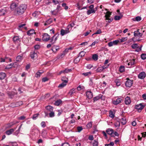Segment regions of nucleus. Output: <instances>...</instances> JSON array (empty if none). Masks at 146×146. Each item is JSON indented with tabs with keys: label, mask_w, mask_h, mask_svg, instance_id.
<instances>
[{
	"label": "nucleus",
	"mask_w": 146,
	"mask_h": 146,
	"mask_svg": "<svg viewBox=\"0 0 146 146\" xmlns=\"http://www.w3.org/2000/svg\"><path fill=\"white\" fill-rule=\"evenodd\" d=\"M27 8V5L21 4L16 9L17 14L21 15L23 14Z\"/></svg>",
	"instance_id": "f257e3e1"
},
{
	"label": "nucleus",
	"mask_w": 146,
	"mask_h": 146,
	"mask_svg": "<svg viewBox=\"0 0 146 146\" xmlns=\"http://www.w3.org/2000/svg\"><path fill=\"white\" fill-rule=\"evenodd\" d=\"M111 13L109 11H107L106 12V15L105 16V20L106 22L108 23L111 22L113 20L112 18H110L111 15Z\"/></svg>",
	"instance_id": "f03ea898"
},
{
	"label": "nucleus",
	"mask_w": 146,
	"mask_h": 146,
	"mask_svg": "<svg viewBox=\"0 0 146 146\" xmlns=\"http://www.w3.org/2000/svg\"><path fill=\"white\" fill-rule=\"evenodd\" d=\"M127 80L125 82V86L126 87H130L132 85L133 82V80L127 78L126 79Z\"/></svg>",
	"instance_id": "7ed1b4c3"
},
{
	"label": "nucleus",
	"mask_w": 146,
	"mask_h": 146,
	"mask_svg": "<svg viewBox=\"0 0 146 146\" xmlns=\"http://www.w3.org/2000/svg\"><path fill=\"white\" fill-rule=\"evenodd\" d=\"M144 107V106H143L141 103L136 105L135 106V108L139 112H140Z\"/></svg>",
	"instance_id": "20e7f679"
},
{
	"label": "nucleus",
	"mask_w": 146,
	"mask_h": 146,
	"mask_svg": "<svg viewBox=\"0 0 146 146\" xmlns=\"http://www.w3.org/2000/svg\"><path fill=\"white\" fill-rule=\"evenodd\" d=\"M50 39V36L48 34L45 33L43 35L42 40L43 41H47Z\"/></svg>",
	"instance_id": "39448f33"
},
{
	"label": "nucleus",
	"mask_w": 146,
	"mask_h": 146,
	"mask_svg": "<svg viewBox=\"0 0 146 146\" xmlns=\"http://www.w3.org/2000/svg\"><path fill=\"white\" fill-rule=\"evenodd\" d=\"M122 99L121 98H117L116 100H113L112 101V103L115 105H117L120 103Z\"/></svg>",
	"instance_id": "423d86ee"
},
{
	"label": "nucleus",
	"mask_w": 146,
	"mask_h": 146,
	"mask_svg": "<svg viewBox=\"0 0 146 146\" xmlns=\"http://www.w3.org/2000/svg\"><path fill=\"white\" fill-rule=\"evenodd\" d=\"M56 35H55L53 36L51 39H50V42L51 43V44H53L55 43L56 41L58 39V35L57 36H56Z\"/></svg>",
	"instance_id": "0eeeda50"
},
{
	"label": "nucleus",
	"mask_w": 146,
	"mask_h": 146,
	"mask_svg": "<svg viewBox=\"0 0 146 146\" xmlns=\"http://www.w3.org/2000/svg\"><path fill=\"white\" fill-rule=\"evenodd\" d=\"M74 48L73 46H72L69 47L68 48H66L65 50L63 52V53L61 54V56L62 55L64 56L65 54L68 52L69 50H72Z\"/></svg>",
	"instance_id": "6e6552de"
},
{
	"label": "nucleus",
	"mask_w": 146,
	"mask_h": 146,
	"mask_svg": "<svg viewBox=\"0 0 146 146\" xmlns=\"http://www.w3.org/2000/svg\"><path fill=\"white\" fill-rule=\"evenodd\" d=\"M146 76V74L144 72H140L138 75V77L141 79H143Z\"/></svg>",
	"instance_id": "1a4fd4ad"
},
{
	"label": "nucleus",
	"mask_w": 146,
	"mask_h": 146,
	"mask_svg": "<svg viewBox=\"0 0 146 146\" xmlns=\"http://www.w3.org/2000/svg\"><path fill=\"white\" fill-rule=\"evenodd\" d=\"M17 6V4L16 3H12L10 6V9L12 11H14L16 10V8Z\"/></svg>",
	"instance_id": "9d476101"
},
{
	"label": "nucleus",
	"mask_w": 146,
	"mask_h": 146,
	"mask_svg": "<svg viewBox=\"0 0 146 146\" xmlns=\"http://www.w3.org/2000/svg\"><path fill=\"white\" fill-rule=\"evenodd\" d=\"M86 96L89 99H91L93 97V94L90 91H87L86 92Z\"/></svg>",
	"instance_id": "9b49d317"
},
{
	"label": "nucleus",
	"mask_w": 146,
	"mask_h": 146,
	"mask_svg": "<svg viewBox=\"0 0 146 146\" xmlns=\"http://www.w3.org/2000/svg\"><path fill=\"white\" fill-rule=\"evenodd\" d=\"M45 108L48 112H50L53 111V108L50 106H47Z\"/></svg>",
	"instance_id": "f8f14e48"
},
{
	"label": "nucleus",
	"mask_w": 146,
	"mask_h": 146,
	"mask_svg": "<svg viewBox=\"0 0 146 146\" xmlns=\"http://www.w3.org/2000/svg\"><path fill=\"white\" fill-rule=\"evenodd\" d=\"M119 16H115L114 17V19L116 21L119 20L123 17V15L121 14V13H119Z\"/></svg>",
	"instance_id": "ddd939ff"
},
{
	"label": "nucleus",
	"mask_w": 146,
	"mask_h": 146,
	"mask_svg": "<svg viewBox=\"0 0 146 146\" xmlns=\"http://www.w3.org/2000/svg\"><path fill=\"white\" fill-rule=\"evenodd\" d=\"M23 55L22 54L19 55L17 57L16 60L17 62H21L23 59Z\"/></svg>",
	"instance_id": "4468645a"
},
{
	"label": "nucleus",
	"mask_w": 146,
	"mask_h": 146,
	"mask_svg": "<svg viewBox=\"0 0 146 146\" xmlns=\"http://www.w3.org/2000/svg\"><path fill=\"white\" fill-rule=\"evenodd\" d=\"M125 103L126 105H128L130 104L131 102L130 98L129 97L127 96L125 99Z\"/></svg>",
	"instance_id": "2eb2a0df"
},
{
	"label": "nucleus",
	"mask_w": 146,
	"mask_h": 146,
	"mask_svg": "<svg viewBox=\"0 0 146 146\" xmlns=\"http://www.w3.org/2000/svg\"><path fill=\"white\" fill-rule=\"evenodd\" d=\"M137 60L135 59H133L130 60V62L128 63V65H131L132 66L134 65L135 63H136Z\"/></svg>",
	"instance_id": "dca6fc26"
},
{
	"label": "nucleus",
	"mask_w": 146,
	"mask_h": 146,
	"mask_svg": "<svg viewBox=\"0 0 146 146\" xmlns=\"http://www.w3.org/2000/svg\"><path fill=\"white\" fill-rule=\"evenodd\" d=\"M37 54L35 51L31 52V56L32 58L34 59L37 57Z\"/></svg>",
	"instance_id": "f3484780"
},
{
	"label": "nucleus",
	"mask_w": 146,
	"mask_h": 146,
	"mask_svg": "<svg viewBox=\"0 0 146 146\" xmlns=\"http://www.w3.org/2000/svg\"><path fill=\"white\" fill-rule=\"evenodd\" d=\"M13 40L15 42H18L19 41H20V39L18 36H14L13 38Z\"/></svg>",
	"instance_id": "a211bd4d"
},
{
	"label": "nucleus",
	"mask_w": 146,
	"mask_h": 146,
	"mask_svg": "<svg viewBox=\"0 0 146 146\" xmlns=\"http://www.w3.org/2000/svg\"><path fill=\"white\" fill-rule=\"evenodd\" d=\"M52 21V19H49L47 20L44 24V25L46 26L50 24Z\"/></svg>",
	"instance_id": "6ab92c4d"
},
{
	"label": "nucleus",
	"mask_w": 146,
	"mask_h": 146,
	"mask_svg": "<svg viewBox=\"0 0 146 146\" xmlns=\"http://www.w3.org/2000/svg\"><path fill=\"white\" fill-rule=\"evenodd\" d=\"M6 76V74L4 72L0 73V80H2L5 78Z\"/></svg>",
	"instance_id": "aec40b11"
},
{
	"label": "nucleus",
	"mask_w": 146,
	"mask_h": 146,
	"mask_svg": "<svg viewBox=\"0 0 146 146\" xmlns=\"http://www.w3.org/2000/svg\"><path fill=\"white\" fill-rule=\"evenodd\" d=\"M120 122L122 125H125L127 123L126 118L124 117L120 119Z\"/></svg>",
	"instance_id": "412c9836"
},
{
	"label": "nucleus",
	"mask_w": 146,
	"mask_h": 146,
	"mask_svg": "<svg viewBox=\"0 0 146 146\" xmlns=\"http://www.w3.org/2000/svg\"><path fill=\"white\" fill-rule=\"evenodd\" d=\"M59 46L54 45L52 47V50L53 52H55L59 50Z\"/></svg>",
	"instance_id": "4be33fe9"
},
{
	"label": "nucleus",
	"mask_w": 146,
	"mask_h": 146,
	"mask_svg": "<svg viewBox=\"0 0 146 146\" xmlns=\"http://www.w3.org/2000/svg\"><path fill=\"white\" fill-rule=\"evenodd\" d=\"M106 132L109 135H111L113 133V131L112 129H107Z\"/></svg>",
	"instance_id": "5701e85b"
},
{
	"label": "nucleus",
	"mask_w": 146,
	"mask_h": 146,
	"mask_svg": "<svg viewBox=\"0 0 146 146\" xmlns=\"http://www.w3.org/2000/svg\"><path fill=\"white\" fill-rule=\"evenodd\" d=\"M134 36H137L139 35L140 36H141L142 35L141 33L139 32V30H138L136 31H135L134 32Z\"/></svg>",
	"instance_id": "b1692460"
},
{
	"label": "nucleus",
	"mask_w": 146,
	"mask_h": 146,
	"mask_svg": "<svg viewBox=\"0 0 146 146\" xmlns=\"http://www.w3.org/2000/svg\"><path fill=\"white\" fill-rule=\"evenodd\" d=\"M14 129H11L8 130L6 131V133L8 135H9L12 133L14 131Z\"/></svg>",
	"instance_id": "393cba45"
},
{
	"label": "nucleus",
	"mask_w": 146,
	"mask_h": 146,
	"mask_svg": "<svg viewBox=\"0 0 146 146\" xmlns=\"http://www.w3.org/2000/svg\"><path fill=\"white\" fill-rule=\"evenodd\" d=\"M35 33V31L33 29H31L27 32V34L29 36H30Z\"/></svg>",
	"instance_id": "a878e982"
},
{
	"label": "nucleus",
	"mask_w": 146,
	"mask_h": 146,
	"mask_svg": "<svg viewBox=\"0 0 146 146\" xmlns=\"http://www.w3.org/2000/svg\"><path fill=\"white\" fill-rule=\"evenodd\" d=\"M61 80L63 82H64L66 84L68 82V78L66 76H63L62 77Z\"/></svg>",
	"instance_id": "bb28decb"
},
{
	"label": "nucleus",
	"mask_w": 146,
	"mask_h": 146,
	"mask_svg": "<svg viewBox=\"0 0 146 146\" xmlns=\"http://www.w3.org/2000/svg\"><path fill=\"white\" fill-rule=\"evenodd\" d=\"M68 34V32L66 31L65 30L63 29H61L60 31V35L62 36H63L65 35Z\"/></svg>",
	"instance_id": "cd10ccee"
},
{
	"label": "nucleus",
	"mask_w": 146,
	"mask_h": 146,
	"mask_svg": "<svg viewBox=\"0 0 146 146\" xmlns=\"http://www.w3.org/2000/svg\"><path fill=\"white\" fill-rule=\"evenodd\" d=\"M96 11L94 9H90L87 11V14L88 15H89L90 14L92 13H95Z\"/></svg>",
	"instance_id": "c85d7f7f"
},
{
	"label": "nucleus",
	"mask_w": 146,
	"mask_h": 146,
	"mask_svg": "<svg viewBox=\"0 0 146 146\" xmlns=\"http://www.w3.org/2000/svg\"><path fill=\"white\" fill-rule=\"evenodd\" d=\"M102 96L101 95H100L99 96H96L94 98V101H95L99 100L102 97Z\"/></svg>",
	"instance_id": "c756f323"
},
{
	"label": "nucleus",
	"mask_w": 146,
	"mask_h": 146,
	"mask_svg": "<svg viewBox=\"0 0 146 146\" xmlns=\"http://www.w3.org/2000/svg\"><path fill=\"white\" fill-rule=\"evenodd\" d=\"M6 12V11L5 9L0 10V15H4Z\"/></svg>",
	"instance_id": "7c9ffc66"
},
{
	"label": "nucleus",
	"mask_w": 146,
	"mask_h": 146,
	"mask_svg": "<svg viewBox=\"0 0 146 146\" xmlns=\"http://www.w3.org/2000/svg\"><path fill=\"white\" fill-rule=\"evenodd\" d=\"M92 58L94 60L96 61L98 59V56L96 54H94L92 55Z\"/></svg>",
	"instance_id": "2f4dec72"
},
{
	"label": "nucleus",
	"mask_w": 146,
	"mask_h": 146,
	"mask_svg": "<svg viewBox=\"0 0 146 146\" xmlns=\"http://www.w3.org/2000/svg\"><path fill=\"white\" fill-rule=\"evenodd\" d=\"M61 102L62 101L60 100H59L56 101L55 102L54 104L56 106H58Z\"/></svg>",
	"instance_id": "473e14b6"
},
{
	"label": "nucleus",
	"mask_w": 146,
	"mask_h": 146,
	"mask_svg": "<svg viewBox=\"0 0 146 146\" xmlns=\"http://www.w3.org/2000/svg\"><path fill=\"white\" fill-rule=\"evenodd\" d=\"M54 112L53 111L50 112L49 113V117H54Z\"/></svg>",
	"instance_id": "72a5a7b5"
},
{
	"label": "nucleus",
	"mask_w": 146,
	"mask_h": 146,
	"mask_svg": "<svg viewBox=\"0 0 146 146\" xmlns=\"http://www.w3.org/2000/svg\"><path fill=\"white\" fill-rule=\"evenodd\" d=\"M75 89L74 88H72L71 89L69 92L68 94L70 96H72V94L75 92Z\"/></svg>",
	"instance_id": "f704fd0d"
},
{
	"label": "nucleus",
	"mask_w": 146,
	"mask_h": 146,
	"mask_svg": "<svg viewBox=\"0 0 146 146\" xmlns=\"http://www.w3.org/2000/svg\"><path fill=\"white\" fill-rule=\"evenodd\" d=\"M119 71L121 72H122L125 71V67L123 66H121L119 68Z\"/></svg>",
	"instance_id": "c9c22d12"
},
{
	"label": "nucleus",
	"mask_w": 146,
	"mask_h": 146,
	"mask_svg": "<svg viewBox=\"0 0 146 146\" xmlns=\"http://www.w3.org/2000/svg\"><path fill=\"white\" fill-rule=\"evenodd\" d=\"M14 65V63H11L7 65L6 67L5 68V69H9L10 68H12V66Z\"/></svg>",
	"instance_id": "e433bc0d"
},
{
	"label": "nucleus",
	"mask_w": 146,
	"mask_h": 146,
	"mask_svg": "<svg viewBox=\"0 0 146 146\" xmlns=\"http://www.w3.org/2000/svg\"><path fill=\"white\" fill-rule=\"evenodd\" d=\"M114 82L117 86H119L120 85V82L119 80L116 79L115 80Z\"/></svg>",
	"instance_id": "4c0bfd02"
},
{
	"label": "nucleus",
	"mask_w": 146,
	"mask_h": 146,
	"mask_svg": "<svg viewBox=\"0 0 146 146\" xmlns=\"http://www.w3.org/2000/svg\"><path fill=\"white\" fill-rule=\"evenodd\" d=\"M66 85V84L64 82H62L61 84L59 85L58 86V88H62L64 87Z\"/></svg>",
	"instance_id": "58836bf2"
},
{
	"label": "nucleus",
	"mask_w": 146,
	"mask_h": 146,
	"mask_svg": "<svg viewBox=\"0 0 146 146\" xmlns=\"http://www.w3.org/2000/svg\"><path fill=\"white\" fill-rule=\"evenodd\" d=\"M43 72L42 71H41V72L39 71L38 72L35 74L36 77L37 78L40 77L41 74L43 73Z\"/></svg>",
	"instance_id": "ea45409f"
},
{
	"label": "nucleus",
	"mask_w": 146,
	"mask_h": 146,
	"mask_svg": "<svg viewBox=\"0 0 146 146\" xmlns=\"http://www.w3.org/2000/svg\"><path fill=\"white\" fill-rule=\"evenodd\" d=\"M39 115V114L38 113L34 114L33 116L32 119L33 120H36Z\"/></svg>",
	"instance_id": "a19ab883"
},
{
	"label": "nucleus",
	"mask_w": 146,
	"mask_h": 146,
	"mask_svg": "<svg viewBox=\"0 0 146 146\" xmlns=\"http://www.w3.org/2000/svg\"><path fill=\"white\" fill-rule=\"evenodd\" d=\"M96 71L97 72H101L102 71V68L101 67H99L96 70Z\"/></svg>",
	"instance_id": "79ce46f5"
},
{
	"label": "nucleus",
	"mask_w": 146,
	"mask_h": 146,
	"mask_svg": "<svg viewBox=\"0 0 146 146\" xmlns=\"http://www.w3.org/2000/svg\"><path fill=\"white\" fill-rule=\"evenodd\" d=\"M101 33H102V31L101 30L98 29V30L94 34H92V37H93V35H94L97 34H100Z\"/></svg>",
	"instance_id": "37998d69"
},
{
	"label": "nucleus",
	"mask_w": 146,
	"mask_h": 146,
	"mask_svg": "<svg viewBox=\"0 0 146 146\" xmlns=\"http://www.w3.org/2000/svg\"><path fill=\"white\" fill-rule=\"evenodd\" d=\"M138 45L137 44L135 43L132 44L131 46V47L133 49H135L138 48Z\"/></svg>",
	"instance_id": "c03bdc74"
},
{
	"label": "nucleus",
	"mask_w": 146,
	"mask_h": 146,
	"mask_svg": "<svg viewBox=\"0 0 146 146\" xmlns=\"http://www.w3.org/2000/svg\"><path fill=\"white\" fill-rule=\"evenodd\" d=\"M86 54V52L84 51H82L79 53V55L81 57H83Z\"/></svg>",
	"instance_id": "a18cd8bd"
},
{
	"label": "nucleus",
	"mask_w": 146,
	"mask_h": 146,
	"mask_svg": "<svg viewBox=\"0 0 146 146\" xmlns=\"http://www.w3.org/2000/svg\"><path fill=\"white\" fill-rule=\"evenodd\" d=\"M98 142L96 140H94L93 143V146H98Z\"/></svg>",
	"instance_id": "49530a36"
},
{
	"label": "nucleus",
	"mask_w": 146,
	"mask_h": 146,
	"mask_svg": "<svg viewBox=\"0 0 146 146\" xmlns=\"http://www.w3.org/2000/svg\"><path fill=\"white\" fill-rule=\"evenodd\" d=\"M84 86H81L80 85L77 88V89L78 91H80L81 90L84 89Z\"/></svg>",
	"instance_id": "de8ad7c7"
},
{
	"label": "nucleus",
	"mask_w": 146,
	"mask_h": 146,
	"mask_svg": "<svg viewBox=\"0 0 146 146\" xmlns=\"http://www.w3.org/2000/svg\"><path fill=\"white\" fill-rule=\"evenodd\" d=\"M65 73H68L69 72H71V71L72 70L71 69H68V68H66L65 70Z\"/></svg>",
	"instance_id": "09e8293b"
},
{
	"label": "nucleus",
	"mask_w": 146,
	"mask_h": 146,
	"mask_svg": "<svg viewBox=\"0 0 146 146\" xmlns=\"http://www.w3.org/2000/svg\"><path fill=\"white\" fill-rule=\"evenodd\" d=\"M141 58L143 60H145L146 59V54H143L141 55Z\"/></svg>",
	"instance_id": "8fccbe9b"
},
{
	"label": "nucleus",
	"mask_w": 146,
	"mask_h": 146,
	"mask_svg": "<svg viewBox=\"0 0 146 146\" xmlns=\"http://www.w3.org/2000/svg\"><path fill=\"white\" fill-rule=\"evenodd\" d=\"M8 58L7 57H5V58H1L0 59V62H5V60L7 59Z\"/></svg>",
	"instance_id": "3c124183"
},
{
	"label": "nucleus",
	"mask_w": 146,
	"mask_h": 146,
	"mask_svg": "<svg viewBox=\"0 0 146 146\" xmlns=\"http://www.w3.org/2000/svg\"><path fill=\"white\" fill-rule=\"evenodd\" d=\"M62 6L65 10H67L68 9V6H66V4L65 3H63L62 4Z\"/></svg>",
	"instance_id": "603ef678"
},
{
	"label": "nucleus",
	"mask_w": 146,
	"mask_h": 146,
	"mask_svg": "<svg viewBox=\"0 0 146 146\" xmlns=\"http://www.w3.org/2000/svg\"><path fill=\"white\" fill-rule=\"evenodd\" d=\"M135 21H139L141 20V18L139 16H137L135 17Z\"/></svg>",
	"instance_id": "864d4df0"
},
{
	"label": "nucleus",
	"mask_w": 146,
	"mask_h": 146,
	"mask_svg": "<svg viewBox=\"0 0 146 146\" xmlns=\"http://www.w3.org/2000/svg\"><path fill=\"white\" fill-rule=\"evenodd\" d=\"M120 123L119 121L117 122L115 124V126L116 127H119L120 126Z\"/></svg>",
	"instance_id": "5fc2aeb1"
},
{
	"label": "nucleus",
	"mask_w": 146,
	"mask_h": 146,
	"mask_svg": "<svg viewBox=\"0 0 146 146\" xmlns=\"http://www.w3.org/2000/svg\"><path fill=\"white\" fill-rule=\"evenodd\" d=\"M41 125L42 127L44 128L46 126V123L44 121H42L41 123Z\"/></svg>",
	"instance_id": "6e6d98bb"
},
{
	"label": "nucleus",
	"mask_w": 146,
	"mask_h": 146,
	"mask_svg": "<svg viewBox=\"0 0 146 146\" xmlns=\"http://www.w3.org/2000/svg\"><path fill=\"white\" fill-rule=\"evenodd\" d=\"M92 126V123L91 122H90L87 124V127L89 128H90Z\"/></svg>",
	"instance_id": "4d7b16f0"
},
{
	"label": "nucleus",
	"mask_w": 146,
	"mask_h": 146,
	"mask_svg": "<svg viewBox=\"0 0 146 146\" xmlns=\"http://www.w3.org/2000/svg\"><path fill=\"white\" fill-rule=\"evenodd\" d=\"M91 73L90 72H86V73H83L82 74L85 76H87L89 75H91Z\"/></svg>",
	"instance_id": "13d9d810"
},
{
	"label": "nucleus",
	"mask_w": 146,
	"mask_h": 146,
	"mask_svg": "<svg viewBox=\"0 0 146 146\" xmlns=\"http://www.w3.org/2000/svg\"><path fill=\"white\" fill-rule=\"evenodd\" d=\"M98 41H95L94 42L92 43L91 45L89 46H90L92 47L93 46H94L97 43Z\"/></svg>",
	"instance_id": "bf43d9fd"
},
{
	"label": "nucleus",
	"mask_w": 146,
	"mask_h": 146,
	"mask_svg": "<svg viewBox=\"0 0 146 146\" xmlns=\"http://www.w3.org/2000/svg\"><path fill=\"white\" fill-rule=\"evenodd\" d=\"M83 129L82 127H77V129L78 132H80Z\"/></svg>",
	"instance_id": "052dcab7"
},
{
	"label": "nucleus",
	"mask_w": 146,
	"mask_h": 146,
	"mask_svg": "<svg viewBox=\"0 0 146 146\" xmlns=\"http://www.w3.org/2000/svg\"><path fill=\"white\" fill-rule=\"evenodd\" d=\"M51 13H52V15H56L57 14V13L58 12V11H56V10H54L53 11H51Z\"/></svg>",
	"instance_id": "680f3d73"
},
{
	"label": "nucleus",
	"mask_w": 146,
	"mask_h": 146,
	"mask_svg": "<svg viewBox=\"0 0 146 146\" xmlns=\"http://www.w3.org/2000/svg\"><path fill=\"white\" fill-rule=\"evenodd\" d=\"M108 45L109 47H111L114 45L113 41L110 42L108 43Z\"/></svg>",
	"instance_id": "e2e57ef3"
},
{
	"label": "nucleus",
	"mask_w": 146,
	"mask_h": 146,
	"mask_svg": "<svg viewBox=\"0 0 146 146\" xmlns=\"http://www.w3.org/2000/svg\"><path fill=\"white\" fill-rule=\"evenodd\" d=\"M91 30H90L86 32L85 33H84V35L85 36H87L90 33V32H91Z\"/></svg>",
	"instance_id": "0e129e2a"
},
{
	"label": "nucleus",
	"mask_w": 146,
	"mask_h": 146,
	"mask_svg": "<svg viewBox=\"0 0 146 146\" xmlns=\"http://www.w3.org/2000/svg\"><path fill=\"white\" fill-rule=\"evenodd\" d=\"M25 118V117L24 116H22L18 117V119L19 120H24Z\"/></svg>",
	"instance_id": "69168bd1"
},
{
	"label": "nucleus",
	"mask_w": 146,
	"mask_h": 146,
	"mask_svg": "<svg viewBox=\"0 0 146 146\" xmlns=\"http://www.w3.org/2000/svg\"><path fill=\"white\" fill-rule=\"evenodd\" d=\"M11 145L12 146H17V144L16 142H13L11 143Z\"/></svg>",
	"instance_id": "338daca9"
},
{
	"label": "nucleus",
	"mask_w": 146,
	"mask_h": 146,
	"mask_svg": "<svg viewBox=\"0 0 146 146\" xmlns=\"http://www.w3.org/2000/svg\"><path fill=\"white\" fill-rule=\"evenodd\" d=\"M61 146H70L69 144L67 143H63Z\"/></svg>",
	"instance_id": "774afa93"
}]
</instances>
